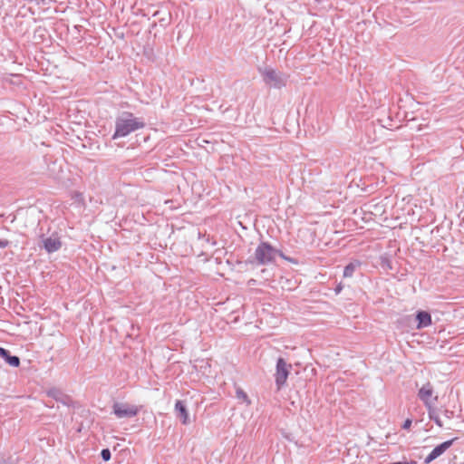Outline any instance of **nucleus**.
<instances>
[{
  "mask_svg": "<svg viewBox=\"0 0 464 464\" xmlns=\"http://www.w3.org/2000/svg\"><path fill=\"white\" fill-rule=\"evenodd\" d=\"M115 130L111 139L117 140L125 138L130 133L141 130L145 127V121L142 118L135 117L130 111H121L115 118Z\"/></svg>",
  "mask_w": 464,
  "mask_h": 464,
  "instance_id": "1",
  "label": "nucleus"
},
{
  "mask_svg": "<svg viewBox=\"0 0 464 464\" xmlns=\"http://www.w3.org/2000/svg\"><path fill=\"white\" fill-rule=\"evenodd\" d=\"M258 72L262 76L266 85L274 89H282L286 85L288 76L272 67L258 68Z\"/></svg>",
  "mask_w": 464,
  "mask_h": 464,
  "instance_id": "2",
  "label": "nucleus"
},
{
  "mask_svg": "<svg viewBox=\"0 0 464 464\" xmlns=\"http://www.w3.org/2000/svg\"><path fill=\"white\" fill-rule=\"evenodd\" d=\"M277 249L272 246L268 242L262 241L256 248L254 253V261L257 266H266L272 264L276 256Z\"/></svg>",
  "mask_w": 464,
  "mask_h": 464,
  "instance_id": "3",
  "label": "nucleus"
},
{
  "mask_svg": "<svg viewBox=\"0 0 464 464\" xmlns=\"http://www.w3.org/2000/svg\"><path fill=\"white\" fill-rule=\"evenodd\" d=\"M417 397L423 403L425 408L436 405L439 398L433 385L430 382L423 383L418 390Z\"/></svg>",
  "mask_w": 464,
  "mask_h": 464,
  "instance_id": "4",
  "label": "nucleus"
},
{
  "mask_svg": "<svg viewBox=\"0 0 464 464\" xmlns=\"http://www.w3.org/2000/svg\"><path fill=\"white\" fill-rule=\"evenodd\" d=\"M290 364H287L285 360L279 357L276 361L275 382L278 389L285 384L289 375Z\"/></svg>",
  "mask_w": 464,
  "mask_h": 464,
  "instance_id": "5",
  "label": "nucleus"
},
{
  "mask_svg": "<svg viewBox=\"0 0 464 464\" xmlns=\"http://www.w3.org/2000/svg\"><path fill=\"white\" fill-rule=\"evenodd\" d=\"M112 411L117 418H132L135 417L140 410L135 405H130L124 402H115L112 406Z\"/></svg>",
  "mask_w": 464,
  "mask_h": 464,
  "instance_id": "6",
  "label": "nucleus"
},
{
  "mask_svg": "<svg viewBox=\"0 0 464 464\" xmlns=\"http://www.w3.org/2000/svg\"><path fill=\"white\" fill-rule=\"evenodd\" d=\"M455 440L456 439L449 440H446V441L437 445L430 451V453L428 456H426V458L424 459V463L430 464V462H432L433 460L438 459L440 456H441L448 449H450L451 447V445L453 444V441Z\"/></svg>",
  "mask_w": 464,
  "mask_h": 464,
  "instance_id": "7",
  "label": "nucleus"
},
{
  "mask_svg": "<svg viewBox=\"0 0 464 464\" xmlns=\"http://www.w3.org/2000/svg\"><path fill=\"white\" fill-rule=\"evenodd\" d=\"M41 241L44 249L49 254L58 251L62 246V242L57 236L54 237L53 235L52 237H44V236H42Z\"/></svg>",
  "mask_w": 464,
  "mask_h": 464,
  "instance_id": "8",
  "label": "nucleus"
},
{
  "mask_svg": "<svg viewBox=\"0 0 464 464\" xmlns=\"http://www.w3.org/2000/svg\"><path fill=\"white\" fill-rule=\"evenodd\" d=\"M46 394L50 397L55 400L58 402H61L63 405L68 406L70 402L72 401L71 398L63 393L60 389L58 388H51L46 392Z\"/></svg>",
  "mask_w": 464,
  "mask_h": 464,
  "instance_id": "9",
  "label": "nucleus"
},
{
  "mask_svg": "<svg viewBox=\"0 0 464 464\" xmlns=\"http://www.w3.org/2000/svg\"><path fill=\"white\" fill-rule=\"evenodd\" d=\"M417 329L429 327L432 324L431 315L429 312L419 310L416 313Z\"/></svg>",
  "mask_w": 464,
  "mask_h": 464,
  "instance_id": "10",
  "label": "nucleus"
},
{
  "mask_svg": "<svg viewBox=\"0 0 464 464\" xmlns=\"http://www.w3.org/2000/svg\"><path fill=\"white\" fill-rule=\"evenodd\" d=\"M175 411L179 417L181 423L187 425L189 420L188 411L187 406L183 401L178 400L175 402Z\"/></svg>",
  "mask_w": 464,
  "mask_h": 464,
  "instance_id": "11",
  "label": "nucleus"
},
{
  "mask_svg": "<svg viewBox=\"0 0 464 464\" xmlns=\"http://www.w3.org/2000/svg\"><path fill=\"white\" fill-rule=\"evenodd\" d=\"M0 357L5 360L12 367H18L20 365V358L16 355H12L10 352L0 346Z\"/></svg>",
  "mask_w": 464,
  "mask_h": 464,
  "instance_id": "12",
  "label": "nucleus"
},
{
  "mask_svg": "<svg viewBox=\"0 0 464 464\" xmlns=\"http://www.w3.org/2000/svg\"><path fill=\"white\" fill-rule=\"evenodd\" d=\"M362 265L361 261L353 260L347 264L343 269V277H352L355 270Z\"/></svg>",
  "mask_w": 464,
  "mask_h": 464,
  "instance_id": "13",
  "label": "nucleus"
},
{
  "mask_svg": "<svg viewBox=\"0 0 464 464\" xmlns=\"http://www.w3.org/2000/svg\"><path fill=\"white\" fill-rule=\"evenodd\" d=\"M426 410L428 412L429 419L434 421L438 427L442 428L443 423L437 413L436 405L427 407Z\"/></svg>",
  "mask_w": 464,
  "mask_h": 464,
  "instance_id": "14",
  "label": "nucleus"
},
{
  "mask_svg": "<svg viewBox=\"0 0 464 464\" xmlns=\"http://www.w3.org/2000/svg\"><path fill=\"white\" fill-rule=\"evenodd\" d=\"M236 395H237V399L243 400V401H246L247 403L250 402L246 393L243 390L237 389L236 392Z\"/></svg>",
  "mask_w": 464,
  "mask_h": 464,
  "instance_id": "15",
  "label": "nucleus"
},
{
  "mask_svg": "<svg viewBox=\"0 0 464 464\" xmlns=\"http://www.w3.org/2000/svg\"><path fill=\"white\" fill-rule=\"evenodd\" d=\"M101 457L103 461H109L111 458V453L109 449H102L101 451Z\"/></svg>",
  "mask_w": 464,
  "mask_h": 464,
  "instance_id": "16",
  "label": "nucleus"
},
{
  "mask_svg": "<svg viewBox=\"0 0 464 464\" xmlns=\"http://www.w3.org/2000/svg\"><path fill=\"white\" fill-rule=\"evenodd\" d=\"M276 255H278L284 260H286L292 264H296V261L294 258L286 256L281 250L277 249Z\"/></svg>",
  "mask_w": 464,
  "mask_h": 464,
  "instance_id": "17",
  "label": "nucleus"
},
{
  "mask_svg": "<svg viewBox=\"0 0 464 464\" xmlns=\"http://www.w3.org/2000/svg\"><path fill=\"white\" fill-rule=\"evenodd\" d=\"M0 464H13V461L10 458H5V456L0 455Z\"/></svg>",
  "mask_w": 464,
  "mask_h": 464,
  "instance_id": "18",
  "label": "nucleus"
},
{
  "mask_svg": "<svg viewBox=\"0 0 464 464\" xmlns=\"http://www.w3.org/2000/svg\"><path fill=\"white\" fill-rule=\"evenodd\" d=\"M412 420L411 419H406L401 426L404 430H409L411 426Z\"/></svg>",
  "mask_w": 464,
  "mask_h": 464,
  "instance_id": "19",
  "label": "nucleus"
},
{
  "mask_svg": "<svg viewBox=\"0 0 464 464\" xmlns=\"http://www.w3.org/2000/svg\"><path fill=\"white\" fill-rule=\"evenodd\" d=\"M443 414L446 418L448 419H451L452 416H453V411H450L448 409H446L444 411H443Z\"/></svg>",
  "mask_w": 464,
  "mask_h": 464,
  "instance_id": "20",
  "label": "nucleus"
},
{
  "mask_svg": "<svg viewBox=\"0 0 464 464\" xmlns=\"http://www.w3.org/2000/svg\"><path fill=\"white\" fill-rule=\"evenodd\" d=\"M9 241L6 239H0V248H5L8 246Z\"/></svg>",
  "mask_w": 464,
  "mask_h": 464,
  "instance_id": "21",
  "label": "nucleus"
},
{
  "mask_svg": "<svg viewBox=\"0 0 464 464\" xmlns=\"http://www.w3.org/2000/svg\"><path fill=\"white\" fill-rule=\"evenodd\" d=\"M342 290H343V285H342V284H339V285H337L335 286V288H334V293H335L336 295H338V294H340V293L342 292Z\"/></svg>",
  "mask_w": 464,
  "mask_h": 464,
  "instance_id": "22",
  "label": "nucleus"
}]
</instances>
